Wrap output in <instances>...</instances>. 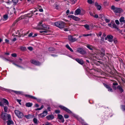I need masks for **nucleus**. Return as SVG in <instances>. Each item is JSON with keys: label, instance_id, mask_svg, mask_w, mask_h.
Returning <instances> with one entry per match:
<instances>
[{"label": "nucleus", "instance_id": "nucleus-1", "mask_svg": "<svg viewBox=\"0 0 125 125\" xmlns=\"http://www.w3.org/2000/svg\"><path fill=\"white\" fill-rule=\"evenodd\" d=\"M55 25L60 29H62L66 27V24L64 22L62 21L56 22L54 23Z\"/></svg>", "mask_w": 125, "mask_h": 125}, {"label": "nucleus", "instance_id": "nucleus-2", "mask_svg": "<svg viewBox=\"0 0 125 125\" xmlns=\"http://www.w3.org/2000/svg\"><path fill=\"white\" fill-rule=\"evenodd\" d=\"M111 9L115 13H120L123 11V10L121 8L116 7L114 5L111 6Z\"/></svg>", "mask_w": 125, "mask_h": 125}, {"label": "nucleus", "instance_id": "nucleus-3", "mask_svg": "<svg viewBox=\"0 0 125 125\" xmlns=\"http://www.w3.org/2000/svg\"><path fill=\"white\" fill-rule=\"evenodd\" d=\"M1 117L3 120H5L7 119H10L11 117L10 115L7 114L6 113L2 112Z\"/></svg>", "mask_w": 125, "mask_h": 125}, {"label": "nucleus", "instance_id": "nucleus-4", "mask_svg": "<svg viewBox=\"0 0 125 125\" xmlns=\"http://www.w3.org/2000/svg\"><path fill=\"white\" fill-rule=\"evenodd\" d=\"M14 113L15 115L19 118H21L23 117V115L22 113L18 110H15Z\"/></svg>", "mask_w": 125, "mask_h": 125}, {"label": "nucleus", "instance_id": "nucleus-5", "mask_svg": "<svg viewBox=\"0 0 125 125\" xmlns=\"http://www.w3.org/2000/svg\"><path fill=\"white\" fill-rule=\"evenodd\" d=\"M59 107L61 109L69 113H72V112L71 111L63 106L60 105L59 106Z\"/></svg>", "mask_w": 125, "mask_h": 125}, {"label": "nucleus", "instance_id": "nucleus-6", "mask_svg": "<svg viewBox=\"0 0 125 125\" xmlns=\"http://www.w3.org/2000/svg\"><path fill=\"white\" fill-rule=\"evenodd\" d=\"M30 13H28L27 14H25L24 15L21 16V17L19 18V19L20 20H21L22 19H27V17L31 18V16H30Z\"/></svg>", "mask_w": 125, "mask_h": 125}, {"label": "nucleus", "instance_id": "nucleus-7", "mask_svg": "<svg viewBox=\"0 0 125 125\" xmlns=\"http://www.w3.org/2000/svg\"><path fill=\"white\" fill-rule=\"evenodd\" d=\"M68 17L71 18H72L74 20L76 21H79L80 20V19L78 17L73 15H69L68 16Z\"/></svg>", "mask_w": 125, "mask_h": 125}, {"label": "nucleus", "instance_id": "nucleus-8", "mask_svg": "<svg viewBox=\"0 0 125 125\" xmlns=\"http://www.w3.org/2000/svg\"><path fill=\"white\" fill-rule=\"evenodd\" d=\"M30 62L32 64L36 65H40V62L39 61H36L35 60H31Z\"/></svg>", "mask_w": 125, "mask_h": 125}, {"label": "nucleus", "instance_id": "nucleus-9", "mask_svg": "<svg viewBox=\"0 0 125 125\" xmlns=\"http://www.w3.org/2000/svg\"><path fill=\"white\" fill-rule=\"evenodd\" d=\"M77 51L78 52L82 54H84L85 53V51L83 49L81 48H77Z\"/></svg>", "mask_w": 125, "mask_h": 125}, {"label": "nucleus", "instance_id": "nucleus-10", "mask_svg": "<svg viewBox=\"0 0 125 125\" xmlns=\"http://www.w3.org/2000/svg\"><path fill=\"white\" fill-rule=\"evenodd\" d=\"M69 40L71 42H73L77 40V39L73 38L72 36L69 35L68 36Z\"/></svg>", "mask_w": 125, "mask_h": 125}, {"label": "nucleus", "instance_id": "nucleus-11", "mask_svg": "<svg viewBox=\"0 0 125 125\" xmlns=\"http://www.w3.org/2000/svg\"><path fill=\"white\" fill-rule=\"evenodd\" d=\"M42 21L40 22L38 24V26H41L44 28L48 29H49V27H48L46 25H45L44 24H42Z\"/></svg>", "mask_w": 125, "mask_h": 125}, {"label": "nucleus", "instance_id": "nucleus-12", "mask_svg": "<svg viewBox=\"0 0 125 125\" xmlns=\"http://www.w3.org/2000/svg\"><path fill=\"white\" fill-rule=\"evenodd\" d=\"M107 38L108 39V41L110 42H112L113 41L112 39L113 38V36L111 35H108L107 36Z\"/></svg>", "mask_w": 125, "mask_h": 125}, {"label": "nucleus", "instance_id": "nucleus-13", "mask_svg": "<svg viewBox=\"0 0 125 125\" xmlns=\"http://www.w3.org/2000/svg\"><path fill=\"white\" fill-rule=\"evenodd\" d=\"M81 12V10L80 9H78L76 10L74 13L75 15H77L80 14Z\"/></svg>", "mask_w": 125, "mask_h": 125}, {"label": "nucleus", "instance_id": "nucleus-14", "mask_svg": "<svg viewBox=\"0 0 125 125\" xmlns=\"http://www.w3.org/2000/svg\"><path fill=\"white\" fill-rule=\"evenodd\" d=\"M75 60L81 64H83L84 63V62L83 60L81 59L76 58L75 59Z\"/></svg>", "mask_w": 125, "mask_h": 125}, {"label": "nucleus", "instance_id": "nucleus-15", "mask_svg": "<svg viewBox=\"0 0 125 125\" xmlns=\"http://www.w3.org/2000/svg\"><path fill=\"white\" fill-rule=\"evenodd\" d=\"M58 119L61 120L62 122L63 123L64 122V118L62 115L60 114H58Z\"/></svg>", "mask_w": 125, "mask_h": 125}, {"label": "nucleus", "instance_id": "nucleus-16", "mask_svg": "<svg viewBox=\"0 0 125 125\" xmlns=\"http://www.w3.org/2000/svg\"><path fill=\"white\" fill-rule=\"evenodd\" d=\"M95 5L97 9L98 10H100L101 8V6L98 5V3L97 2H95Z\"/></svg>", "mask_w": 125, "mask_h": 125}, {"label": "nucleus", "instance_id": "nucleus-17", "mask_svg": "<svg viewBox=\"0 0 125 125\" xmlns=\"http://www.w3.org/2000/svg\"><path fill=\"white\" fill-rule=\"evenodd\" d=\"M25 96L26 97H28L32 99H37V98L35 97L29 95L25 94Z\"/></svg>", "mask_w": 125, "mask_h": 125}, {"label": "nucleus", "instance_id": "nucleus-18", "mask_svg": "<svg viewBox=\"0 0 125 125\" xmlns=\"http://www.w3.org/2000/svg\"><path fill=\"white\" fill-rule=\"evenodd\" d=\"M40 29L44 30V31H40V32L41 33H42L43 32L46 33V32H48L49 31H50V30H49L43 28H40Z\"/></svg>", "mask_w": 125, "mask_h": 125}, {"label": "nucleus", "instance_id": "nucleus-19", "mask_svg": "<svg viewBox=\"0 0 125 125\" xmlns=\"http://www.w3.org/2000/svg\"><path fill=\"white\" fill-rule=\"evenodd\" d=\"M54 118V116L52 115H50L46 117L47 119L48 120H52Z\"/></svg>", "mask_w": 125, "mask_h": 125}, {"label": "nucleus", "instance_id": "nucleus-20", "mask_svg": "<svg viewBox=\"0 0 125 125\" xmlns=\"http://www.w3.org/2000/svg\"><path fill=\"white\" fill-rule=\"evenodd\" d=\"M86 47L90 50L92 51L94 48V47L91 45L87 44L86 45Z\"/></svg>", "mask_w": 125, "mask_h": 125}, {"label": "nucleus", "instance_id": "nucleus-21", "mask_svg": "<svg viewBox=\"0 0 125 125\" xmlns=\"http://www.w3.org/2000/svg\"><path fill=\"white\" fill-rule=\"evenodd\" d=\"M117 89L119 90V92L121 93H122L124 91L122 87L120 85H119L117 86Z\"/></svg>", "mask_w": 125, "mask_h": 125}, {"label": "nucleus", "instance_id": "nucleus-22", "mask_svg": "<svg viewBox=\"0 0 125 125\" xmlns=\"http://www.w3.org/2000/svg\"><path fill=\"white\" fill-rule=\"evenodd\" d=\"M92 29V26L90 24H86V31L87 30H90Z\"/></svg>", "mask_w": 125, "mask_h": 125}, {"label": "nucleus", "instance_id": "nucleus-23", "mask_svg": "<svg viewBox=\"0 0 125 125\" xmlns=\"http://www.w3.org/2000/svg\"><path fill=\"white\" fill-rule=\"evenodd\" d=\"M113 85L112 86V88L113 89L115 90L117 88L115 86V85H118V83L117 82L115 83H114L113 84Z\"/></svg>", "mask_w": 125, "mask_h": 125}, {"label": "nucleus", "instance_id": "nucleus-24", "mask_svg": "<svg viewBox=\"0 0 125 125\" xmlns=\"http://www.w3.org/2000/svg\"><path fill=\"white\" fill-rule=\"evenodd\" d=\"M119 20L121 23H122L123 22L125 23V20H124V17H121L120 19Z\"/></svg>", "mask_w": 125, "mask_h": 125}, {"label": "nucleus", "instance_id": "nucleus-25", "mask_svg": "<svg viewBox=\"0 0 125 125\" xmlns=\"http://www.w3.org/2000/svg\"><path fill=\"white\" fill-rule=\"evenodd\" d=\"M20 19H19V18H18V19L16 20L14 22L13 24H12L11 27H13L20 20Z\"/></svg>", "mask_w": 125, "mask_h": 125}, {"label": "nucleus", "instance_id": "nucleus-26", "mask_svg": "<svg viewBox=\"0 0 125 125\" xmlns=\"http://www.w3.org/2000/svg\"><path fill=\"white\" fill-rule=\"evenodd\" d=\"M3 101L4 103L6 104L8 106L9 105V102L7 100L4 98H3L2 100H1V101Z\"/></svg>", "mask_w": 125, "mask_h": 125}, {"label": "nucleus", "instance_id": "nucleus-27", "mask_svg": "<svg viewBox=\"0 0 125 125\" xmlns=\"http://www.w3.org/2000/svg\"><path fill=\"white\" fill-rule=\"evenodd\" d=\"M32 105V104L30 103H26L25 105L27 107H31Z\"/></svg>", "mask_w": 125, "mask_h": 125}, {"label": "nucleus", "instance_id": "nucleus-28", "mask_svg": "<svg viewBox=\"0 0 125 125\" xmlns=\"http://www.w3.org/2000/svg\"><path fill=\"white\" fill-rule=\"evenodd\" d=\"M102 52H101L100 53L101 56L102 57H103L105 55V52L104 50L102 49Z\"/></svg>", "mask_w": 125, "mask_h": 125}, {"label": "nucleus", "instance_id": "nucleus-29", "mask_svg": "<svg viewBox=\"0 0 125 125\" xmlns=\"http://www.w3.org/2000/svg\"><path fill=\"white\" fill-rule=\"evenodd\" d=\"M66 47L70 50L71 52H73V50L68 45H66Z\"/></svg>", "mask_w": 125, "mask_h": 125}, {"label": "nucleus", "instance_id": "nucleus-30", "mask_svg": "<svg viewBox=\"0 0 125 125\" xmlns=\"http://www.w3.org/2000/svg\"><path fill=\"white\" fill-rule=\"evenodd\" d=\"M7 122L8 125H10L13 123L12 121L10 120V119L8 121H7Z\"/></svg>", "mask_w": 125, "mask_h": 125}, {"label": "nucleus", "instance_id": "nucleus-31", "mask_svg": "<svg viewBox=\"0 0 125 125\" xmlns=\"http://www.w3.org/2000/svg\"><path fill=\"white\" fill-rule=\"evenodd\" d=\"M4 108V111L5 112H7L8 111V107L6 106H3Z\"/></svg>", "mask_w": 125, "mask_h": 125}, {"label": "nucleus", "instance_id": "nucleus-32", "mask_svg": "<svg viewBox=\"0 0 125 125\" xmlns=\"http://www.w3.org/2000/svg\"><path fill=\"white\" fill-rule=\"evenodd\" d=\"M48 50L49 51L52 52L55 50V49L53 47H50L48 48Z\"/></svg>", "mask_w": 125, "mask_h": 125}, {"label": "nucleus", "instance_id": "nucleus-33", "mask_svg": "<svg viewBox=\"0 0 125 125\" xmlns=\"http://www.w3.org/2000/svg\"><path fill=\"white\" fill-rule=\"evenodd\" d=\"M12 91L17 94H21L22 93L20 91H16L13 90Z\"/></svg>", "mask_w": 125, "mask_h": 125}, {"label": "nucleus", "instance_id": "nucleus-34", "mask_svg": "<svg viewBox=\"0 0 125 125\" xmlns=\"http://www.w3.org/2000/svg\"><path fill=\"white\" fill-rule=\"evenodd\" d=\"M24 117L26 118H27L29 119L31 117H32V115L29 114L27 115H25Z\"/></svg>", "mask_w": 125, "mask_h": 125}, {"label": "nucleus", "instance_id": "nucleus-35", "mask_svg": "<svg viewBox=\"0 0 125 125\" xmlns=\"http://www.w3.org/2000/svg\"><path fill=\"white\" fill-rule=\"evenodd\" d=\"M18 0H12V2L14 5H16L18 2Z\"/></svg>", "mask_w": 125, "mask_h": 125}, {"label": "nucleus", "instance_id": "nucleus-36", "mask_svg": "<svg viewBox=\"0 0 125 125\" xmlns=\"http://www.w3.org/2000/svg\"><path fill=\"white\" fill-rule=\"evenodd\" d=\"M121 108L123 111H125V105H121Z\"/></svg>", "mask_w": 125, "mask_h": 125}, {"label": "nucleus", "instance_id": "nucleus-37", "mask_svg": "<svg viewBox=\"0 0 125 125\" xmlns=\"http://www.w3.org/2000/svg\"><path fill=\"white\" fill-rule=\"evenodd\" d=\"M112 25L113 26V27L114 28L116 29H118V28L117 26L114 23H113V24Z\"/></svg>", "mask_w": 125, "mask_h": 125}, {"label": "nucleus", "instance_id": "nucleus-38", "mask_svg": "<svg viewBox=\"0 0 125 125\" xmlns=\"http://www.w3.org/2000/svg\"><path fill=\"white\" fill-rule=\"evenodd\" d=\"M3 19H4V20H6L8 18V16L7 15L5 14L4 15L3 17Z\"/></svg>", "mask_w": 125, "mask_h": 125}, {"label": "nucleus", "instance_id": "nucleus-39", "mask_svg": "<svg viewBox=\"0 0 125 125\" xmlns=\"http://www.w3.org/2000/svg\"><path fill=\"white\" fill-rule=\"evenodd\" d=\"M104 86L107 89L110 88V86L108 85L105 83H104Z\"/></svg>", "mask_w": 125, "mask_h": 125}, {"label": "nucleus", "instance_id": "nucleus-40", "mask_svg": "<svg viewBox=\"0 0 125 125\" xmlns=\"http://www.w3.org/2000/svg\"><path fill=\"white\" fill-rule=\"evenodd\" d=\"M18 37H23V34H21L20 32H19L18 33Z\"/></svg>", "mask_w": 125, "mask_h": 125}, {"label": "nucleus", "instance_id": "nucleus-41", "mask_svg": "<svg viewBox=\"0 0 125 125\" xmlns=\"http://www.w3.org/2000/svg\"><path fill=\"white\" fill-rule=\"evenodd\" d=\"M87 1L90 4H92L93 2L92 0H87Z\"/></svg>", "mask_w": 125, "mask_h": 125}, {"label": "nucleus", "instance_id": "nucleus-42", "mask_svg": "<svg viewBox=\"0 0 125 125\" xmlns=\"http://www.w3.org/2000/svg\"><path fill=\"white\" fill-rule=\"evenodd\" d=\"M33 121L35 123V124H37V119L35 118H34L33 119Z\"/></svg>", "mask_w": 125, "mask_h": 125}, {"label": "nucleus", "instance_id": "nucleus-43", "mask_svg": "<svg viewBox=\"0 0 125 125\" xmlns=\"http://www.w3.org/2000/svg\"><path fill=\"white\" fill-rule=\"evenodd\" d=\"M43 115L45 116L47 114V111H45L42 113Z\"/></svg>", "mask_w": 125, "mask_h": 125}, {"label": "nucleus", "instance_id": "nucleus-44", "mask_svg": "<svg viewBox=\"0 0 125 125\" xmlns=\"http://www.w3.org/2000/svg\"><path fill=\"white\" fill-rule=\"evenodd\" d=\"M104 19L105 20L106 22L108 23L110 22V20L109 19H107L105 18H104Z\"/></svg>", "mask_w": 125, "mask_h": 125}, {"label": "nucleus", "instance_id": "nucleus-45", "mask_svg": "<svg viewBox=\"0 0 125 125\" xmlns=\"http://www.w3.org/2000/svg\"><path fill=\"white\" fill-rule=\"evenodd\" d=\"M13 57H16L17 56V54L16 53H13L11 55Z\"/></svg>", "mask_w": 125, "mask_h": 125}, {"label": "nucleus", "instance_id": "nucleus-46", "mask_svg": "<svg viewBox=\"0 0 125 125\" xmlns=\"http://www.w3.org/2000/svg\"><path fill=\"white\" fill-rule=\"evenodd\" d=\"M107 89H108V91H110V92H113V90L112 89L110 86V88H107Z\"/></svg>", "mask_w": 125, "mask_h": 125}, {"label": "nucleus", "instance_id": "nucleus-47", "mask_svg": "<svg viewBox=\"0 0 125 125\" xmlns=\"http://www.w3.org/2000/svg\"><path fill=\"white\" fill-rule=\"evenodd\" d=\"M117 25H119V22L118 20H116L115 21Z\"/></svg>", "mask_w": 125, "mask_h": 125}, {"label": "nucleus", "instance_id": "nucleus-48", "mask_svg": "<svg viewBox=\"0 0 125 125\" xmlns=\"http://www.w3.org/2000/svg\"><path fill=\"white\" fill-rule=\"evenodd\" d=\"M71 0L72 2V3L73 4H74L75 3L77 0Z\"/></svg>", "mask_w": 125, "mask_h": 125}, {"label": "nucleus", "instance_id": "nucleus-49", "mask_svg": "<svg viewBox=\"0 0 125 125\" xmlns=\"http://www.w3.org/2000/svg\"><path fill=\"white\" fill-rule=\"evenodd\" d=\"M28 49L30 50L31 51L33 50V48L31 47H29L28 48Z\"/></svg>", "mask_w": 125, "mask_h": 125}, {"label": "nucleus", "instance_id": "nucleus-50", "mask_svg": "<svg viewBox=\"0 0 125 125\" xmlns=\"http://www.w3.org/2000/svg\"><path fill=\"white\" fill-rule=\"evenodd\" d=\"M93 34L90 33L89 34H86V37L88 36H91L93 35Z\"/></svg>", "mask_w": 125, "mask_h": 125}, {"label": "nucleus", "instance_id": "nucleus-51", "mask_svg": "<svg viewBox=\"0 0 125 125\" xmlns=\"http://www.w3.org/2000/svg\"><path fill=\"white\" fill-rule=\"evenodd\" d=\"M104 15L103 14H100L99 15V18L100 19H102Z\"/></svg>", "mask_w": 125, "mask_h": 125}, {"label": "nucleus", "instance_id": "nucleus-52", "mask_svg": "<svg viewBox=\"0 0 125 125\" xmlns=\"http://www.w3.org/2000/svg\"><path fill=\"white\" fill-rule=\"evenodd\" d=\"M21 49L22 50H24L26 49V48L24 47H21Z\"/></svg>", "mask_w": 125, "mask_h": 125}, {"label": "nucleus", "instance_id": "nucleus-53", "mask_svg": "<svg viewBox=\"0 0 125 125\" xmlns=\"http://www.w3.org/2000/svg\"><path fill=\"white\" fill-rule=\"evenodd\" d=\"M94 17L96 18H97L98 17V16L97 14H96L94 15Z\"/></svg>", "mask_w": 125, "mask_h": 125}, {"label": "nucleus", "instance_id": "nucleus-54", "mask_svg": "<svg viewBox=\"0 0 125 125\" xmlns=\"http://www.w3.org/2000/svg\"><path fill=\"white\" fill-rule=\"evenodd\" d=\"M64 117L65 118H67L69 117V116L67 115H65L64 116Z\"/></svg>", "mask_w": 125, "mask_h": 125}, {"label": "nucleus", "instance_id": "nucleus-55", "mask_svg": "<svg viewBox=\"0 0 125 125\" xmlns=\"http://www.w3.org/2000/svg\"><path fill=\"white\" fill-rule=\"evenodd\" d=\"M102 32H100L99 33V34L98 35L97 34V35L98 36V35L99 36H101L102 35Z\"/></svg>", "mask_w": 125, "mask_h": 125}, {"label": "nucleus", "instance_id": "nucleus-56", "mask_svg": "<svg viewBox=\"0 0 125 125\" xmlns=\"http://www.w3.org/2000/svg\"><path fill=\"white\" fill-rule=\"evenodd\" d=\"M19 30H17V32H15V34H16V35H14V36H18L17 34H18V32H19Z\"/></svg>", "mask_w": 125, "mask_h": 125}, {"label": "nucleus", "instance_id": "nucleus-57", "mask_svg": "<svg viewBox=\"0 0 125 125\" xmlns=\"http://www.w3.org/2000/svg\"><path fill=\"white\" fill-rule=\"evenodd\" d=\"M60 111L59 110H56L55 111V112L56 113H60Z\"/></svg>", "mask_w": 125, "mask_h": 125}, {"label": "nucleus", "instance_id": "nucleus-58", "mask_svg": "<svg viewBox=\"0 0 125 125\" xmlns=\"http://www.w3.org/2000/svg\"><path fill=\"white\" fill-rule=\"evenodd\" d=\"M17 101L20 104H21V103H20L21 102V100L17 99Z\"/></svg>", "mask_w": 125, "mask_h": 125}, {"label": "nucleus", "instance_id": "nucleus-59", "mask_svg": "<svg viewBox=\"0 0 125 125\" xmlns=\"http://www.w3.org/2000/svg\"><path fill=\"white\" fill-rule=\"evenodd\" d=\"M90 14L91 16L93 17H94V15L91 12H90Z\"/></svg>", "mask_w": 125, "mask_h": 125}, {"label": "nucleus", "instance_id": "nucleus-60", "mask_svg": "<svg viewBox=\"0 0 125 125\" xmlns=\"http://www.w3.org/2000/svg\"><path fill=\"white\" fill-rule=\"evenodd\" d=\"M40 116L41 117H43L45 116V115H43V113L41 114L40 115Z\"/></svg>", "mask_w": 125, "mask_h": 125}, {"label": "nucleus", "instance_id": "nucleus-61", "mask_svg": "<svg viewBox=\"0 0 125 125\" xmlns=\"http://www.w3.org/2000/svg\"><path fill=\"white\" fill-rule=\"evenodd\" d=\"M33 33H31L28 36L29 37H31V36H32V35H33Z\"/></svg>", "mask_w": 125, "mask_h": 125}, {"label": "nucleus", "instance_id": "nucleus-62", "mask_svg": "<svg viewBox=\"0 0 125 125\" xmlns=\"http://www.w3.org/2000/svg\"><path fill=\"white\" fill-rule=\"evenodd\" d=\"M55 8L57 9H59V6L58 5H56L55 7Z\"/></svg>", "mask_w": 125, "mask_h": 125}, {"label": "nucleus", "instance_id": "nucleus-63", "mask_svg": "<svg viewBox=\"0 0 125 125\" xmlns=\"http://www.w3.org/2000/svg\"><path fill=\"white\" fill-rule=\"evenodd\" d=\"M5 42H6L7 43H9V40H8L7 39H6L5 40Z\"/></svg>", "mask_w": 125, "mask_h": 125}, {"label": "nucleus", "instance_id": "nucleus-64", "mask_svg": "<svg viewBox=\"0 0 125 125\" xmlns=\"http://www.w3.org/2000/svg\"><path fill=\"white\" fill-rule=\"evenodd\" d=\"M16 40V38H14L12 40V41L13 42L15 41Z\"/></svg>", "mask_w": 125, "mask_h": 125}]
</instances>
